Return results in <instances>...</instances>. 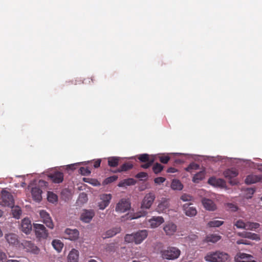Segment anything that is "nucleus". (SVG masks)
<instances>
[{
	"label": "nucleus",
	"mask_w": 262,
	"mask_h": 262,
	"mask_svg": "<svg viewBox=\"0 0 262 262\" xmlns=\"http://www.w3.org/2000/svg\"><path fill=\"white\" fill-rule=\"evenodd\" d=\"M79 172L83 176H88L91 173V171L87 167H81Z\"/></svg>",
	"instance_id": "obj_45"
},
{
	"label": "nucleus",
	"mask_w": 262,
	"mask_h": 262,
	"mask_svg": "<svg viewBox=\"0 0 262 262\" xmlns=\"http://www.w3.org/2000/svg\"><path fill=\"white\" fill-rule=\"evenodd\" d=\"M64 235L66 238L71 241H75L78 238L79 232L76 229H71L67 228L65 230Z\"/></svg>",
	"instance_id": "obj_15"
},
{
	"label": "nucleus",
	"mask_w": 262,
	"mask_h": 262,
	"mask_svg": "<svg viewBox=\"0 0 262 262\" xmlns=\"http://www.w3.org/2000/svg\"><path fill=\"white\" fill-rule=\"evenodd\" d=\"M171 187L173 190H181L183 189V185L180 181L173 180L171 184Z\"/></svg>",
	"instance_id": "obj_33"
},
{
	"label": "nucleus",
	"mask_w": 262,
	"mask_h": 262,
	"mask_svg": "<svg viewBox=\"0 0 262 262\" xmlns=\"http://www.w3.org/2000/svg\"><path fill=\"white\" fill-rule=\"evenodd\" d=\"M165 181V179L163 177H158L154 179V182L156 184L163 183Z\"/></svg>",
	"instance_id": "obj_52"
},
{
	"label": "nucleus",
	"mask_w": 262,
	"mask_h": 262,
	"mask_svg": "<svg viewBox=\"0 0 262 262\" xmlns=\"http://www.w3.org/2000/svg\"><path fill=\"white\" fill-rule=\"evenodd\" d=\"M177 226L174 223L169 222L166 223L163 227V230L166 235L168 236L172 235L177 231Z\"/></svg>",
	"instance_id": "obj_17"
},
{
	"label": "nucleus",
	"mask_w": 262,
	"mask_h": 262,
	"mask_svg": "<svg viewBox=\"0 0 262 262\" xmlns=\"http://www.w3.org/2000/svg\"><path fill=\"white\" fill-rule=\"evenodd\" d=\"M249 239H251L255 240V241H259L260 238V236L258 234L251 232V234L250 235Z\"/></svg>",
	"instance_id": "obj_51"
},
{
	"label": "nucleus",
	"mask_w": 262,
	"mask_h": 262,
	"mask_svg": "<svg viewBox=\"0 0 262 262\" xmlns=\"http://www.w3.org/2000/svg\"><path fill=\"white\" fill-rule=\"evenodd\" d=\"M248 193H249L251 195L249 196V198H251V195L254 194L255 192V190L253 188H249L247 190Z\"/></svg>",
	"instance_id": "obj_58"
},
{
	"label": "nucleus",
	"mask_w": 262,
	"mask_h": 262,
	"mask_svg": "<svg viewBox=\"0 0 262 262\" xmlns=\"http://www.w3.org/2000/svg\"><path fill=\"white\" fill-rule=\"evenodd\" d=\"M136 178L138 179H142L145 178L146 179L147 177V173L145 172H140L137 173L136 176Z\"/></svg>",
	"instance_id": "obj_50"
},
{
	"label": "nucleus",
	"mask_w": 262,
	"mask_h": 262,
	"mask_svg": "<svg viewBox=\"0 0 262 262\" xmlns=\"http://www.w3.org/2000/svg\"><path fill=\"white\" fill-rule=\"evenodd\" d=\"M207 261L209 262H230L229 255L225 252L216 251L209 252L204 257Z\"/></svg>",
	"instance_id": "obj_3"
},
{
	"label": "nucleus",
	"mask_w": 262,
	"mask_h": 262,
	"mask_svg": "<svg viewBox=\"0 0 262 262\" xmlns=\"http://www.w3.org/2000/svg\"><path fill=\"white\" fill-rule=\"evenodd\" d=\"M221 238V236L220 235L215 234H212L207 235L205 240L204 242L206 243H216L217 241H219Z\"/></svg>",
	"instance_id": "obj_28"
},
{
	"label": "nucleus",
	"mask_w": 262,
	"mask_h": 262,
	"mask_svg": "<svg viewBox=\"0 0 262 262\" xmlns=\"http://www.w3.org/2000/svg\"><path fill=\"white\" fill-rule=\"evenodd\" d=\"M150 227L151 228H155L159 227L164 222V220L162 216H152L148 220Z\"/></svg>",
	"instance_id": "obj_20"
},
{
	"label": "nucleus",
	"mask_w": 262,
	"mask_h": 262,
	"mask_svg": "<svg viewBox=\"0 0 262 262\" xmlns=\"http://www.w3.org/2000/svg\"><path fill=\"white\" fill-rule=\"evenodd\" d=\"M120 158L118 157H111L108 159V165L111 167H116L118 166Z\"/></svg>",
	"instance_id": "obj_36"
},
{
	"label": "nucleus",
	"mask_w": 262,
	"mask_h": 262,
	"mask_svg": "<svg viewBox=\"0 0 262 262\" xmlns=\"http://www.w3.org/2000/svg\"><path fill=\"white\" fill-rule=\"evenodd\" d=\"M89 262H97V261L95 259H91L89 260Z\"/></svg>",
	"instance_id": "obj_62"
},
{
	"label": "nucleus",
	"mask_w": 262,
	"mask_h": 262,
	"mask_svg": "<svg viewBox=\"0 0 262 262\" xmlns=\"http://www.w3.org/2000/svg\"><path fill=\"white\" fill-rule=\"evenodd\" d=\"M236 244L237 245H240V244L249 245V244L247 240L244 239H241L237 240L236 241Z\"/></svg>",
	"instance_id": "obj_55"
},
{
	"label": "nucleus",
	"mask_w": 262,
	"mask_h": 262,
	"mask_svg": "<svg viewBox=\"0 0 262 262\" xmlns=\"http://www.w3.org/2000/svg\"><path fill=\"white\" fill-rule=\"evenodd\" d=\"M32 229L31 221L28 217H25L21 221L19 229L24 233L29 234Z\"/></svg>",
	"instance_id": "obj_8"
},
{
	"label": "nucleus",
	"mask_w": 262,
	"mask_h": 262,
	"mask_svg": "<svg viewBox=\"0 0 262 262\" xmlns=\"http://www.w3.org/2000/svg\"><path fill=\"white\" fill-rule=\"evenodd\" d=\"M183 210L186 216L193 217L196 215L197 210L191 203H186L183 205Z\"/></svg>",
	"instance_id": "obj_9"
},
{
	"label": "nucleus",
	"mask_w": 262,
	"mask_h": 262,
	"mask_svg": "<svg viewBox=\"0 0 262 262\" xmlns=\"http://www.w3.org/2000/svg\"><path fill=\"white\" fill-rule=\"evenodd\" d=\"M29 260L28 259L24 258L20 259L19 260L17 259H8L6 261V262H29Z\"/></svg>",
	"instance_id": "obj_53"
},
{
	"label": "nucleus",
	"mask_w": 262,
	"mask_h": 262,
	"mask_svg": "<svg viewBox=\"0 0 262 262\" xmlns=\"http://www.w3.org/2000/svg\"><path fill=\"white\" fill-rule=\"evenodd\" d=\"M260 226L259 223L247 222L245 223V229L247 230H253L257 229Z\"/></svg>",
	"instance_id": "obj_32"
},
{
	"label": "nucleus",
	"mask_w": 262,
	"mask_h": 262,
	"mask_svg": "<svg viewBox=\"0 0 262 262\" xmlns=\"http://www.w3.org/2000/svg\"><path fill=\"white\" fill-rule=\"evenodd\" d=\"M180 200L183 202H187V203H190L189 202L193 200V198L192 196L189 194L184 193L181 196Z\"/></svg>",
	"instance_id": "obj_41"
},
{
	"label": "nucleus",
	"mask_w": 262,
	"mask_h": 262,
	"mask_svg": "<svg viewBox=\"0 0 262 262\" xmlns=\"http://www.w3.org/2000/svg\"><path fill=\"white\" fill-rule=\"evenodd\" d=\"M52 245L58 252H60L63 247V244L59 239H54L52 242Z\"/></svg>",
	"instance_id": "obj_30"
},
{
	"label": "nucleus",
	"mask_w": 262,
	"mask_h": 262,
	"mask_svg": "<svg viewBox=\"0 0 262 262\" xmlns=\"http://www.w3.org/2000/svg\"><path fill=\"white\" fill-rule=\"evenodd\" d=\"M230 205H232L234 207V209H233L234 210H235V211L237 210V208L236 206H234L232 204H230Z\"/></svg>",
	"instance_id": "obj_61"
},
{
	"label": "nucleus",
	"mask_w": 262,
	"mask_h": 262,
	"mask_svg": "<svg viewBox=\"0 0 262 262\" xmlns=\"http://www.w3.org/2000/svg\"><path fill=\"white\" fill-rule=\"evenodd\" d=\"M133 167V165L130 162L125 163L116 171L119 172L126 171L132 169Z\"/></svg>",
	"instance_id": "obj_35"
},
{
	"label": "nucleus",
	"mask_w": 262,
	"mask_h": 262,
	"mask_svg": "<svg viewBox=\"0 0 262 262\" xmlns=\"http://www.w3.org/2000/svg\"><path fill=\"white\" fill-rule=\"evenodd\" d=\"M189 237L191 239L194 240L197 238V236L195 235H191Z\"/></svg>",
	"instance_id": "obj_59"
},
{
	"label": "nucleus",
	"mask_w": 262,
	"mask_h": 262,
	"mask_svg": "<svg viewBox=\"0 0 262 262\" xmlns=\"http://www.w3.org/2000/svg\"><path fill=\"white\" fill-rule=\"evenodd\" d=\"M251 234V232H238L237 233V235L242 237L243 238H249L250 235Z\"/></svg>",
	"instance_id": "obj_49"
},
{
	"label": "nucleus",
	"mask_w": 262,
	"mask_h": 262,
	"mask_svg": "<svg viewBox=\"0 0 262 262\" xmlns=\"http://www.w3.org/2000/svg\"><path fill=\"white\" fill-rule=\"evenodd\" d=\"M95 214L93 210L83 209L80 214V220L84 223H90Z\"/></svg>",
	"instance_id": "obj_10"
},
{
	"label": "nucleus",
	"mask_w": 262,
	"mask_h": 262,
	"mask_svg": "<svg viewBox=\"0 0 262 262\" xmlns=\"http://www.w3.org/2000/svg\"><path fill=\"white\" fill-rule=\"evenodd\" d=\"M11 208V212L13 216L17 219H19L22 213L20 208L18 206H13Z\"/></svg>",
	"instance_id": "obj_31"
},
{
	"label": "nucleus",
	"mask_w": 262,
	"mask_h": 262,
	"mask_svg": "<svg viewBox=\"0 0 262 262\" xmlns=\"http://www.w3.org/2000/svg\"><path fill=\"white\" fill-rule=\"evenodd\" d=\"M177 171V170L176 168L173 167H170L168 168L167 170V172L168 173H174Z\"/></svg>",
	"instance_id": "obj_57"
},
{
	"label": "nucleus",
	"mask_w": 262,
	"mask_h": 262,
	"mask_svg": "<svg viewBox=\"0 0 262 262\" xmlns=\"http://www.w3.org/2000/svg\"><path fill=\"white\" fill-rule=\"evenodd\" d=\"M49 177L53 182L55 183H61L63 180V174L60 171H55L49 175Z\"/></svg>",
	"instance_id": "obj_23"
},
{
	"label": "nucleus",
	"mask_w": 262,
	"mask_h": 262,
	"mask_svg": "<svg viewBox=\"0 0 262 262\" xmlns=\"http://www.w3.org/2000/svg\"><path fill=\"white\" fill-rule=\"evenodd\" d=\"M112 195L110 194H103L101 197V201L99 203V207L101 210L104 209L110 204Z\"/></svg>",
	"instance_id": "obj_18"
},
{
	"label": "nucleus",
	"mask_w": 262,
	"mask_h": 262,
	"mask_svg": "<svg viewBox=\"0 0 262 262\" xmlns=\"http://www.w3.org/2000/svg\"><path fill=\"white\" fill-rule=\"evenodd\" d=\"M94 181H95V182L92 183L93 185H100V184L99 183V182L98 181L95 180Z\"/></svg>",
	"instance_id": "obj_60"
},
{
	"label": "nucleus",
	"mask_w": 262,
	"mask_h": 262,
	"mask_svg": "<svg viewBox=\"0 0 262 262\" xmlns=\"http://www.w3.org/2000/svg\"><path fill=\"white\" fill-rule=\"evenodd\" d=\"M154 162V159H150V161L145 162V164H142L141 167L144 169H147L151 166Z\"/></svg>",
	"instance_id": "obj_47"
},
{
	"label": "nucleus",
	"mask_w": 262,
	"mask_h": 262,
	"mask_svg": "<svg viewBox=\"0 0 262 262\" xmlns=\"http://www.w3.org/2000/svg\"><path fill=\"white\" fill-rule=\"evenodd\" d=\"M259 180L258 176L250 174L246 177L245 183L247 184H251L259 182Z\"/></svg>",
	"instance_id": "obj_27"
},
{
	"label": "nucleus",
	"mask_w": 262,
	"mask_h": 262,
	"mask_svg": "<svg viewBox=\"0 0 262 262\" xmlns=\"http://www.w3.org/2000/svg\"><path fill=\"white\" fill-rule=\"evenodd\" d=\"M117 179H118V177L117 176H111L110 177L107 178L105 180L104 182L106 184L111 183H112V182L115 181L116 180H117Z\"/></svg>",
	"instance_id": "obj_46"
},
{
	"label": "nucleus",
	"mask_w": 262,
	"mask_h": 262,
	"mask_svg": "<svg viewBox=\"0 0 262 262\" xmlns=\"http://www.w3.org/2000/svg\"><path fill=\"white\" fill-rule=\"evenodd\" d=\"M156 196L154 193L149 192L147 193L144 197L141 204V208L142 210L137 213V216L135 218H138L146 216L148 212L144 209H148L152 206Z\"/></svg>",
	"instance_id": "obj_1"
},
{
	"label": "nucleus",
	"mask_w": 262,
	"mask_h": 262,
	"mask_svg": "<svg viewBox=\"0 0 262 262\" xmlns=\"http://www.w3.org/2000/svg\"><path fill=\"white\" fill-rule=\"evenodd\" d=\"M224 224L223 221L219 220H213L209 222L207 224L210 227H219Z\"/></svg>",
	"instance_id": "obj_37"
},
{
	"label": "nucleus",
	"mask_w": 262,
	"mask_h": 262,
	"mask_svg": "<svg viewBox=\"0 0 262 262\" xmlns=\"http://www.w3.org/2000/svg\"><path fill=\"white\" fill-rule=\"evenodd\" d=\"M121 231V228L119 227H115L112 229L107 230L104 233L102 234V237L103 238H110L117 233H120Z\"/></svg>",
	"instance_id": "obj_24"
},
{
	"label": "nucleus",
	"mask_w": 262,
	"mask_h": 262,
	"mask_svg": "<svg viewBox=\"0 0 262 262\" xmlns=\"http://www.w3.org/2000/svg\"><path fill=\"white\" fill-rule=\"evenodd\" d=\"M154 159L153 158L149 157V156L147 154H144L139 155L138 159L140 162H146L150 160V159Z\"/></svg>",
	"instance_id": "obj_39"
},
{
	"label": "nucleus",
	"mask_w": 262,
	"mask_h": 262,
	"mask_svg": "<svg viewBox=\"0 0 262 262\" xmlns=\"http://www.w3.org/2000/svg\"><path fill=\"white\" fill-rule=\"evenodd\" d=\"M39 214L42 222L50 229H53L54 226L50 214L46 211L42 210L39 212Z\"/></svg>",
	"instance_id": "obj_11"
},
{
	"label": "nucleus",
	"mask_w": 262,
	"mask_h": 262,
	"mask_svg": "<svg viewBox=\"0 0 262 262\" xmlns=\"http://www.w3.org/2000/svg\"><path fill=\"white\" fill-rule=\"evenodd\" d=\"M169 206V203L168 199L163 198L159 203L156 210L159 213H163L166 212Z\"/></svg>",
	"instance_id": "obj_19"
},
{
	"label": "nucleus",
	"mask_w": 262,
	"mask_h": 262,
	"mask_svg": "<svg viewBox=\"0 0 262 262\" xmlns=\"http://www.w3.org/2000/svg\"><path fill=\"white\" fill-rule=\"evenodd\" d=\"M101 163V160H97L94 163V167L95 168H98L100 166Z\"/></svg>",
	"instance_id": "obj_56"
},
{
	"label": "nucleus",
	"mask_w": 262,
	"mask_h": 262,
	"mask_svg": "<svg viewBox=\"0 0 262 262\" xmlns=\"http://www.w3.org/2000/svg\"><path fill=\"white\" fill-rule=\"evenodd\" d=\"M161 254L163 258L174 260L179 257L181 251L178 248L169 247L166 249L162 250Z\"/></svg>",
	"instance_id": "obj_4"
},
{
	"label": "nucleus",
	"mask_w": 262,
	"mask_h": 262,
	"mask_svg": "<svg viewBox=\"0 0 262 262\" xmlns=\"http://www.w3.org/2000/svg\"><path fill=\"white\" fill-rule=\"evenodd\" d=\"M159 160L161 163L163 164H166L169 161L170 157L168 156H163L160 157Z\"/></svg>",
	"instance_id": "obj_48"
},
{
	"label": "nucleus",
	"mask_w": 262,
	"mask_h": 262,
	"mask_svg": "<svg viewBox=\"0 0 262 262\" xmlns=\"http://www.w3.org/2000/svg\"><path fill=\"white\" fill-rule=\"evenodd\" d=\"M7 256L6 253L0 250V262H4Z\"/></svg>",
	"instance_id": "obj_54"
},
{
	"label": "nucleus",
	"mask_w": 262,
	"mask_h": 262,
	"mask_svg": "<svg viewBox=\"0 0 262 262\" xmlns=\"http://www.w3.org/2000/svg\"><path fill=\"white\" fill-rule=\"evenodd\" d=\"M3 211L0 209V217L3 215Z\"/></svg>",
	"instance_id": "obj_64"
},
{
	"label": "nucleus",
	"mask_w": 262,
	"mask_h": 262,
	"mask_svg": "<svg viewBox=\"0 0 262 262\" xmlns=\"http://www.w3.org/2000/svg\"><path fill=\"white\" fill-rule=\"evenodd\" d=\"M148 235L147 230H140L132 234H127L124 237V241L128 243L134 242L136 245L141 244Z\"/></svg>",
	"instance_id": "obj_2"
},
{
	"label": "nucleus",
	"mask_w": 262,
	"mask_h": 262,
	"mask_svg": "<svg viewBox=\"0 0 262 262\" xmlns=\"http://www.w3.org/2000/svg\"><path fill=\"white\" fill-rule=\"evenodd\" d=\"M199 165L195 163H194V162H192L191 163H190L188 166L186 168V170L188 171V172H191V170H196V169H198L199 168Z\"/></svg>",
	"instance_id": "obj_42"
},
{
	"label": "nucleus",
	"mask_w": 262,
	"mask_h": 262,
	"mask_svg": "<svg viewBox=\"0 0 262 262\" xmlns=\"http://www.w3.org/2000/svg\"><path fill=\"white\" fill-rule=\"evenodd\" d=\"M33 227L35 235L37 238L45 239L48 237V231L43 225L40 224H34Z\"/></svg>",
	"instance_id": "obj_6"
},
{
	"label": "nucleus",
	"mask_w": 262,
	"mask_h": 262,
	"mask_svg": "<svg viewBox=\"0 0 262 262\" xmlns=\"http://www.w3.org/2000/svg\"><path fill=\"white\" fill-rule=\"evenodd\" d=\"M130 207L129 202L125 199L121 200L117 204L116 211L117 212H124L129 210Z\"/></svg>",
	"instance_id": "obj_14"
},
{
	"label": "nucleus",
	"mask_w": 262,
	"mask_h": 262,
	"mask_svg": "<svg viewBox=\"0 0 262 262\" xmlns=\"http://www.w3.org/2000/svg\"><path fill=\"white\" fill-rule=\"evenodd\" d=\"M78 201L81 202L82 203L86 202L88 201L87 194L84 192L80 193L79 196Z\"/></svg>",
	"instance_id": "obj_44"
},
{
	"label": "nucleus",
	"mask_w": 262,
	"mask_h": 262,
	"mask_svg": "<svg viewBox=\"0 0 262 262\" xmlns=\"http://www.w3.org/2000/svg\"><path fill=\"white\" fill-rule=\"evenodd\" d=\"M21 244L26 251L34 254H38L39 253V250L38 248L31 241H25Z\"/></svg>",
	"instance_id": "obj_12"
},
{
	"label": "nucleus",
	"mask_w": 262,
	"mask_h": 262,
	"mask_svg": "<svg viewBox=\"0 0 262 262\" xmlns=\"http://www.w3.org/2000/svg\"><path fill=\"white\" fill-rule=\"evenodd\" d=\"M245 223L242 220H238L234 224L237 228L245 229Z\"/></svg>",
	"instance_id": "obj_43"
},
{
	"label": "nucleus",
	"mask_w": 262,
	"mask_h": 262,
	"mask_svg": "<svg viewBox=\"0 0 262 262\" xmlns=\"http://www.w3.org/2000/svg\"><path fill=\"white\" fill-rule=\"evenodd\" d=\"M14 201L11 193L6 190H2L0 194V205L11 207L14 206Z\"/></svg>",
	"instance_id": "obj_5"
},
{
	"label": "nucleus",
	"mask_w": 262,
	"mask_h": 262,
	"mask_svg": "<svg viewBox=\"0 0 262 262\" xmlns=\"http://www.w3.org/2000/svg\"><path fill=\"white\" fill-rule=\"evenodd\" d=\"M236 262H256L253 257L250 254L245 253H239L235 257Z\"/></svg>",
	"instance_id": "obj_13"
},
{
	"label": "nucleus",
	"mask_w": 262,
	"mask_h": 262,
	"mask_svg": "<svg viewBox=\"0 0 262 262\" xmlns=\"http://www.w3.org/2000/svg\"><path fill=\"white\" fill-rule=\"evenodd\" d=\"M259 182H262V175L261 176H259Z\"/></svg>",
	"instance_id": "obj_63"
},
{
	"label": "nucleus",
	"mask_w": 262,
	"mask_h": 262,
	"mask_svg": "<svg viewBox=\"0 0 262 262\" xmlns=\"http://www.w3.org/2000/svg\"><path fill=\"white\" fill-rule=\"evenodd\" d=\"M136 183V181L133 178H128L121 181L118 185L119 187L134 185Z\"/></svg>",
	"instance_id": "obj_29"
},
{
	"label": "nucleus",
	"mask_w": 262,
	"mask_h": 262,
	"mask_svg": "<svg viewBox=\"0 0 262 262\" xmlns=\"http://www.w3.org/2000/svg\"><path fill=\"white\" fill-rule=\"evenodd\" d=\"M47 199L49 202L53 203L57 201L58 197L56 194L49 191L48 192Z\"/></svg>",
	"instance_id": "obj_38"
},
{
	"label": "nucleus",
	"mask_w": 262,
	"mask_h": 262,
	"mask_svg": "<svg viewBox=\"0 0 262 262\" xmlns=\"http://www.w3.org/2000/svg\"><path fill=\"white\" fill-rule=\"evenodd\" d=\"M78 260L79 251L75 249H72L68 255V262H78Z\"/></svg>",
	"instance_id": "obj_25"
},
{
	"label": "nucleus",
	"mask_w": 262,
	"mask_h": 262,
	"mask_svg": "<svg viewBox=\"0 0 262 262\" xmlns=\"http://www.w3.org/2000/svg\"><path fill=\"white\" fill-rule=\"evenodd\" d=\"M5 238L10 245L16 246L19 244L18 236L15 233H9L6 234Z\"/></svg>",
	"instance_id": "obj_16"
},
{
	"label": "nucleus",
	"mask_w": 262,
	"mask_h": 262,
	"mask_svg": "<svg viewBox=\"0 0 262 262\" xmlns=\"http://www.w3.org/2000/svg\"><path fill=\"white\" fill-rule=\"evenodd\" d=\"M163 168L161 164L156 163L152 167V170L155 173L158 174L163 169Z\"/></svg>",
	"instance_id": "obj_40"
},
{
	"label": "nucleus",
	"mask_w": 262,
	"mask_h": 262,
	"mask_svg": "<svg viewBox=\"0 0 262 262\" xmlns=\"http://www.w3.org/2000/svg\"><path fill=\"white\" fill-rule=\"evenodd\" d=\"M204 207L207 210L214 211L216 209V206L213 201L210 199L203 198L202 200Z\"/></svg>",
	"instance_id": "obj_21"
},
{
	"label": "nucleus",
	"mask_w": 262,
	"mask_h": 262,
	"mask_svg": "<svg viewBox=\"0 0 262 262\" xmlns=\"http://www.w3.org/2000/svg\"><path fill=\"white\" fill-rule=\"evenodd\" d=\"M205 177V172L201 171L196 173L193 177L192 181L194 183H199L201 180H203Z\"/></svg>",
	"instance_id": "obj_34"
},
{
	"label": "nucleus",
	"mask_w": 262,
	"mask_h": 262,
	"mask_svg": "<svg viewBox=\"0 0 262 262\" xmlns=\"http://www.w3.org/2000/svg\"><path fill=\"white\" fill-rule=\"evenodd\" d=\"M208 183L214 186H219L223 187L226 185L225 181L220 178L211 177L208 180Z\"/></svg>",
	"instance_id": "obj_22"
},
{
	"label": "nucleus",
	"mask_w": 262,
	"mask_h": 262,
	"mask_svg": "<svg viewBox=\"0 0 262 262\" xmlns=\"http://www.w3.org/2000/svg\"><path fill=\"white\" fill-rule=\"evenodd\" d=\"M238 174L237 170L235 168L228 169L224 172L225 177L229 180V183L232 185H235L238 183L237 181L234 179Z\"/></svg>",
	"instance_id": "obj_7"
},
{
	"label": "nucleus",
	"mask_w": 262,
	"mask_h": 262,
	"mask_svg": "<svg viewBox=\"0 0 262 262\" xmlns=\"http://www.w3.org/2000/svg\"><path fill=\"white\" fill-rule=\"evenodd\" d=\"M31 193L33 199L35 201L37 202H39L41 201L42 199V190L40 189V188L37 187H33L32 189Z\"/></svg>",
	"instance_id": "obj_26"
}]
</instances>
